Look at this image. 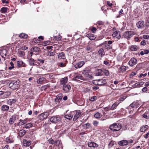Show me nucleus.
<instances>
[{"instance_id":"obj_1","label":"nucleus","mask_w":149,"mask_h":149,"mask_svg":"<svg viewBox=\"0 0 149 149\" xmlns=\"http://www.w3.org/2000/svg\"><path fill=\"white\" fill-rule=\"evenodd\" d=\"M121 128V124L118 123H113L109 127L110 129L113 131H119Z\"/></svg>"},{"instance_id":"obj_2","label":"nucleus","mask_w":149,"mask_h":149,"mask_svg":"<svg viewBox=\"0 0 149 149\" xmlns=\"http://www.w3.org/2000/svg\"><path fill=\"white\" fill-rule=\"evenodd\" d=\"M9 86L11 89H16L20 86V81L18 80L12 81L9 84Z\"/></svg>"},{"instance_id":"obj_3","label":"nucleus","mask_w":149,"mask_h":149,"mask_svg":"<svg viewBox=\"0 0 149 149\" xmlns=\"http://www.w3.org/2000/svg\"><path fill=\"white\" fill-rule=\"evenodd\" d=\"M49 115V113L48 112H45L39 114L38 117L40 120H42L47 118Z\"/></svg>"},{"instance_id":"obj_4","label":"nucleus","mask_w":149,"mask_h":149,"mask_svg":"<svg viewBox=\"0 0 149 149\" xmlns=\"http://www.w3.org/2000/svg\"><path fill=\"white\" fill-rule=\"evenodd\" d=\"M49 120L52 123H56L61 120V119L60 117L55 116H52Z\"/></svg>"},{"instance_id":"obj_5","label":"nucleus","mask_w":149,"mask_h":149,"mask_svg":"<svg viewBox=\"0 0 149 149\" xmlns=\"http://www.w3.org/2000/svg\"><path fill=\"white\" fill-rule=\"evenodd\" d=\"M137 63V60L135 58H132L129 62V64L130 65L132 66L136 64Z\"/></svg>"},{"instance_id":"obj_6","label":"nucleus","mask_w":149,"mask_h":149,"mask_svg":"<svg viewBox=\"0 0 149 149\" xmlns=\"http://www.w3.org/2000/svg\"><path fill=\"white\" fill-rule=\"evenodd\" d=\"M91 70L88 68H85L84 70L82 71V74L86 77H88L89 75V73L91 72Z\"/></svg>"},{"instance_id":"obj_7","label":"nucleus","mask_w":149,"mask_h":149,"mask_svg":"<svg viewBox=\"0 0 149 149\" xmlns=\"http://www.w3.org/2000/svg\"><path fill=\"white\" fill-rule=\"evenodd\" d=\"M71 89V86L69 84H64L63 87V90L65 92H68Z\"/></svg>"},{"instance_id":"obj_8","label":"nucleus","mask_w":149,"mask_h":149,"mask_svg":"<svg viewBox=\"0 0 149 149\" xmlns=\"http://www.w3.org/2000/svg\"><path fill=\"white\" fill-rule=\"evenodd\" d=\"M134 35L132 32L131 31H127L125 32L123 34L124 37H131Z\"/></svg>"},{"instance_id":"obj_9","label":"nucleus","mask_w":149,"mask_h":149,"mask_svg":"<svg viewBox=\"0 0 149 149\" xmlns=\"http://www.w3.org/2000/svg\"><path fill=\"white\" fill-rule=\"evenodd\" d=\"M85 64L83 61H80L74 65V67L76 69L81 67Z\"/></svg>"},{"instance_id":"obj_10","label":"nucleus","mask_w":149,"mask_h":149,"mask_svg":"<svg viewBox=\"0 0 149 149\" xmlns=\"http://www.w3.org/2000/svg\"><path fill=\"white\" fill-rule=\"evenodd\" d=\"M17 101V100L16 98L10 99L8 100L7 104L8 105L11 106L12 105L15 103Z\"/></svg>"},{"instance_id":"obj_11","label":"nucleus","mask_w":149,"mask_h":149,"mask_svg":"<svg viewBox=\"0 0 149 149\" xmlns=\"http://www.w3.org/2000/svg\"><path fill=\"white\" fill-rule=\"evenodd\" d=\"M68 81V78L67 77H65L63 78H61L60 80V84L61 85L66 84Z\"/></svg>"},{"instance_id":"obj_12","label":"nucleus","mask_w":149,"mask_h":149,"mask_svg":"<svg viewBox=\"0 0 149 149\" xmlns=\"http://www.w3.org/2000/svg\"><path fill=\"white\" fill-rule=\"evenodd\" d=\"M137 27L139 28H142L144 26V22L143 21H140L136 23Z\"/></svg>"},{"instance_id":"obj_13","label":"nucleus","mask_w":149,"mask_h":149,"mask_svg":"<svg viewBox=\"0 0 149 149\" xmlns=\"http://www.w3.org/2000/svg\"><path fill=\"white\" fill-rule=\"evenodd\" d=\"M17 66L18 67H25L26 65L24 62L22 61H18L17 62Z\"/></svg>"},{"instance_id":"obj_14","label":"nucleus","mask_w":149,"mask_h":149,"mask_svg":"<svg viewBox=\"0 0 149 149\" xmlns=\"http://www.w3.org/2000/svg\"><path fill=\"white\" fill-rule=\"evenodd\" d=\"M88 145L90 147L97 148L98 145L93 142H90L88 143Z\"/></svg>"},{"instance_id":"obj_15","label":"nucleus","mask_w":149,"mask_h":149,"mask_svg":"<svg viewBox=\"0 0 149 149\" xmlns=\"http://www.w3.org/2000/svg\"><path fill=\"white\" fill-rule=\"evenodd\" d=\"M76 113L74 115L73 118V121H76L80 116L81 115V112L79 111H76Z\"/></svg>"},{"instance_id":"obj_16","label":"nucleus","mask_w":149,"mask_h":149,"mask_svg":"<svg viewBox=\"0 0 149 149\" xmlns=\"http://www.w3.org/2000/svg\"><path fill=\"white\" fill-rule=\"evenodd\" d=\"M16 119V117L14 116H12L10 118L9 120V123L10 125H12L14 123Z\"/></svg>"},{"instance_id":"obj_17","label":"nucleus","mask_w":149,"mask_h":149,"mask_svg":"<svg viewBox=\"0 0 149 149\" xmlns=\"http://www.w3.org/2000/svg\"><path fill=\"white\" fill-rule=\"evenodd\" d=\"M97 54L100 55L101 57H102L105 55V52H104V49L103 48L100 49L98 51Z\"/></svg>"},{"instance_id":"obj_18","label":"nucleus","mask_w":149,"mask_h":149,"mask_svg":"<svg viewBox=\"0 0 149 149\" xmlns=\"http://www.w3.org/2000/svg\"><path fill=\"white\" fill-rule=\"evenodd\" d=\"M8 54V51L6 49L2 50L0 52L1 55L3 58H5Z\"/></svg>"},{"instance_id":"obj_19","label":"nucleus","mask_w":149,"mask_h":149,"mask_svg":"<svg viewBox=\"0 0 149 149\" xmlns=\"http://www.w3.org/2000/svg\"><path fill=\"white\" fill-rule=\"evenodd\" d=\"M31 143V142L30 141H27L24 139L23 141V144L24 146H29Z\"/></svg>"},{"instance_id":"obj_20","label":"nucleus","mask_w":149,"mask_h":149,"mask_svg":"<svg viewBox=\"0 0 149 149\" xmlns=\"http://www.w3.org/2000/svg\"><path fill=\"white\" fill-rule=\"evenodd\" d=\"M139 104L138 103V102L137 101H135L131 103L130 105V106L132 108L135 107L137 108L139 106Z\"/></svg>"},{"instance_id":"obj_21","label":"nucleus","mask_w":149,"mask_h":149,"mask_svg":"<svg viewBox=\"0 0 149 149\" xmlns=\"http://www.w3.org/2000/svg\"><path fill=\"white\" fill-rule=\"evenodd\" d=\"M63 97V95L61 94H59L56 96L55 101L56 102H58L59 100H61Z\"/></svg>"},{"instance_id":"obj_22","label":"nucleus","mask_w":149,"mask_h":149,"mask_svg":"<svg viewBox=\"0 0 149 149\" xmlns=\"http://www.w3.org/2000/svg\"><path fill=\"white\" fill-rule=\"evenodd\" d=\"M6 142L7 143H11L14 142V139L10 137H8L6 139Z\"/></svg>"},{"instance_id":"obj_23","label":"nucleus","mask_w":149,"mask_h":149,"mask_svg":"<svg viewBox=\"0 0 149 149\" xmlns=\"http://www.w3.org/2000/svg\"><path fill=\"white\" fill-rule=\"evenodd\" d=\"M128 144V142L127 140H123L120 141L119 143L120 145L121 146H124L127 145Z\"/></svg>"},{"instance_id":"obj_24","label":"nucleus","mask_w":149,"mask_h":149,"mask_svg":"<svg viewBox=\"0 0 149 149\" xmlns=\"http://www.w3.org/2000/svg\"><path fill=\"white\" fill-rule=\"evenodd\" d=\"M101 81H102V80L98 79L94 80L93 81V84L95 85L100 86L101 85Z\"/></svg>"},{"instance_id":"obj_25","label":"nucleus","mask_w":149,"mask_h":149,"mask_svg":"<svg viewBox=\"0 0 149 149\" xmlns=\"http://www.w3.org/2000/svg\"><path fill=\"white\" fill-rule=\"evenodd\" d=\"M113 37H119L120 36V32L119 31H116L114 32L112 34Z\"/></svg>"},{"instance_id":"obj_26","label":"nucleus","mask_w":149,"mask_h":149,"mask_svg":"<svg viewBox=\"0 0 149 149\" xmlns=\"http://www.w3.org/2000/svg\"><path fill=\"white\" fill-rule=\"evenodd\" d=\"M118 105L116 103H115L111 107H109L108 108V110H113L116 108Z\"/></svg>"},{"instance_id":"obj_27","label":"nucleus","mask_w":149,"mask_h":149,"mask_svg":"<svg viewBox=\"0 0 149 149\" xmlns=\"http://www.w3.org/2000/svg\"><path fill=\"white\" fill-rule=\"evenodd\" d=\"M33 126V125L31 123H28L24 125L23 126V128L28 129L31 127Z\"/></svg>"},{"instance_id":"obj_28","label":"nucleus","mask_w":149,"mask_h":149,"mask_svg":"<svg viewBox=\"0 0 149 149\" xmlns=\"http://www.w3.org/2000/svg\"><path fill=\"white\" fill-rule=\"evenodd\" d=\"M9 109V107L6 105H3L1 107V109L3 111H8Z\"/></svg>"},{"instance_id":"obj_29","label":"nucleus","mask_w":149,"mask_h":149,"mask_svg":"<svg viewBox=\"0 0 149 149\" xmlns=\"http://www.w3.org/2000/svg\"><path fill=\"white\" fill-rule=\"evenodd\" d=\"M126 70V67L125 66H122L118 69V71L119 72H122L125 71Z\"/></svg>"},{"instance_id":"obj_30","label":"nucleus","mask_w":149,"mask_h":149,"mask_svg":"<svg viewBox=\"0 0 149 149\" xmlns=\"http://www.w3.org/2000/svg\"><path fill=\"white\" fill-rule=\"evenodd\" d=\"M148 125H146L142 126L140 128V131L141 132H144L147 129Z\"/></svg>"},{"instance_id":"obj_31","label":"nucleus","mask_w":149,"mask_h":149,"mask_svg":"<svg viewBox=\"0 0 149 149\" xmlns=\"http://www.w3.org/2000/svg\"><path fill=\"white\" fill-rule=\"evenodd\" d=\"M65 54L63 52H61L59 53L58 55L59 59H65Z\"/></svg>"},{"instance_id":"obj_32","label":"nucleus","mask_w":149,"mask_h":149,"mask_svg":"<svg viewBox=\"0 0 149 149\" xmlns=\"http://www.w3.org/2000/svg\"><path fill=\"white\" fill-rule=\"evenodd\" d=\"M138 48L135 45H133L130 47V49L131 51H136Z\"/></svg>"},{"instance_id":"obj_33","label":"nucleus","mask_w":149,"mask_h":149,"mask_svg":"<svg viewBox=\"0 0 149 149\" xmlns=\"http://www.w3.org/2000/svg\"><path fill=\"white\" fill-rule=\"evenodd\" d=\"M73 116L72 115L69 114L65 115V118L69 120H71L72 119Z\"/></svg>"},{"instance_id":"obj_34","label":"nucleus","mask_w":149,"mask_h":149,"mask_svg":"<svg viewBox=\"0 0 149 149\" xmlns=\"http://www.w3.org/2000/svg\"><path fill=\"white\" fill-rule=\"evenodd\" d=\"M40 39H41L42 40H44V38H38V39H36L35 38H34L33 39V42L35 43H39L40 42V40H39Z\"/></svg>"},{"instance_id":"obj_35","label":"nucleus","mask_w":149,"mask_h":149,"mask_svg":"<svg viewBox=\"0 0 149 149\" xmlns=\"http://www.w3.org/2000/svg\"><path fill=\"white\" fill-rule=\"evenodd\" d=\"M149 52V51L147 49L144 50L143 51H141L140 53V54L141 55H143L145 54H147Z\"/></svg>"},{"instance_id":"obj_36","label":"nucleus","mask_w":149,"mask_h":149,"mask_svg":"<svg viewBox=\"0 0 149 149\" xmlns=\"http://www.w3.org/2000/svg\"><path fill=\"white\" fill-rule=\"evenodd\" d=\"M25 130H20L19 132V135L20 136L22 137L24 135L25 133Z\"/></svg>"},{"instance_id":"obj_37","label":"nucleus","mask_w":149,"mask_h":149,"mask_svg":"<svg viewBox=\"0 0 149 149\" xmlns=\"http://www.w3.org/2000/svg\"><path fill=\"white\" fill-rule=\"evenodd\" d=\"M84 127L86 128V129H88L91 127V125L89 123H87L84 124L83 126Z\"/></svg>"},{"instance_id":"obj_38","label":"nucleus","mask_w":149,"mask_h":149,"mask_svg":"<svg viewBox=\"0 0 149 149\" xmlns=\"http://www.w3.org/2000/svg\"><path fill=\"white\" fill-rule=\"evenodd\" d=\"M102 116V115L99 112H97L94 115V117L96 118H99Z\"/></svg>"},{"instance_id":"obj_39","label":"nucleus","mask_w":149,"mask_h":149,"mask_svg":"<svg viewBox=\"0 0 149 149\" xmlns=\"http://www.w3.org/2000/svg\"><path fill=\"white\" fill-rule=\"evenodd\" d=\"M97 99V97L96 96H94L89 98V100L91 102H93L96 100Z\"/></svg>"},{"instance_id":"obj_40","label":"nucleus","mask_w":149,"mask_h":149,"mask_svg":"<svg viewBox=\"0 0 149 149\" xmlns=\"http://www.w3.org/2000/svg\"><path fill=\"white\" fill-rule=\"evenodd\" d=\"M29 64L31 65H34L35 60L32 58H30L29 61Z\"/></svg>"},{"instance_id":"obj_41","label":"nucleus","mask_w":149,"mask_h":149,"mask_svg":"<svg viewBox=\"0 0 149 149\" xmlns=\"http://www.w3.org/2000/svg\"><path fill=\"white\" fill-rule=\"evenodd\" d=\"M7 10L8 8H7L3 7L1 9L0 11L2 13H5L7 11Z\"/></svg>"},{"instance_id":"obj_42","label":"nucleus","mask_w":149,"mask_h":149,"mask_svg":"<svg viewBox=\"0 0 149 149\" xmlns=\"http://www.w3.org/2000/svg\"><path fill=\"white\" fill-rule=\"evenodd\" d=\"M144 82H139L138 83H136L135 84V86L137 87H140L142 85L144 84Z\"/></svg>"},{"instance_id":"obj_43","label":"nucleus","mask_w":149,"mask_h":149,"mask_svg":"<svg viewBox=\"0 0 149 149\" xmlns=\"http://www.w3.org/2000/svg\"><path fill=\"white\" fill-rule=\"evenodd\" d=\"M102 70V72L104 73L105 75L108 76L109 75V73L108 70L104 69H103Z\"/></svg>"},{"instance_id":"obj_44","label":"nucleus","mask_w":149,"mask_h":149,"mask_svg":"<svg viewBox=\"0 0 149 149\" xmlns=\"http://www.w3.org/2000/svg\"><path fill=\"white\" fill-rule=\"evenodd\" d=\"M20 122L18 123H17V125H25V122L23 120L20 119L19 120Z\"/></svg>"},{"instance_id":"obj_45","label":"nucleus","mask_w":149,"mask_h":149,"mask_svg":"<svg viewBox=\"0 0 149 149\" xmlns=\"http://www.w3.org/2000/svg\"><path fill=\"white\" fill-rule=\"evenodd\" d=\"M33 50L34 52H38L40 50V48L37 47H35L31 48V51Z\"/></svg>"},{"instance_id":"obj_46","label":"nucleus","mask_w":149,"mask_h":149,"mask_svg":"<svg viewBox=\"0 0 149 149\" xmlns=\"http://www.w3.org/2000/svg\"><path fill=\"white\" fill-rule=\"evenodd\" d=\"M49 143L51 144H55V141L53 140L52 138L49 139L48 140Z\"/></svg>"},{"instance_id":"obj_47","label":"nucleus","mask_w":149,"mask_h":149,"mask_svg":"<svg viewBox=\"0 0 149 149\" xmlns=\"http://www.w3.org/2000/svg\"><path fill=\"white\" fill-rule=\"evenodd\" d=\"M19 37H27L28 36L24 33H21L19 35Z\"/></svg>"},{"instance_id":"obj_48","label":"nucleus","mask_w":149,"mask_h":149,"mask_svg":"<svg viewBox=\"0 0 149 149\" xmlns=\"http://www.w3.org/2000/svg\"><path fill=\"white\" fill-rule=\"evenodd\" d=\"M99 72H96V75L98 76L101 75L102 74V70L100 69L98 70Z\"/></svg>"},{"instance_id":"obj_49","label":"nucleus","mask_w":149,"mask_h":149,"mask_svg":"<svg viewBox=\"0 0 149 149\" xmlns=\"http://www.w3.org/2000/svg\"><path fill=\"white\" fill-rule=\"evenodd\" d=\"M50 42L49 41H45L42 43V45L44 46H46L49 44Z\"/></svg>"},{"instance_id":"obj_50","label":"nucleus","mask_w":149,"mask_h":149,"mask_svg":"<svg viewBox=\"0 0 149 149\" xmlns=\"http://www.w3.org/2000/svg\"><path fill=\"white\" fill-rule=\"evenodd\" d=\"M92 47L89 45L87 46L86 48V49L88 51H91L92 50Z\"/></svg>"},{"instance_id":"obj_51","label":"nucleus","mask_w":149,"mask_h":149,"mask_svg":"<svg viewBox=\"0 0 149 149\" xmlns=\"http://www.w3.org/2000/svg\"><path fill=\"white\" fill-rule=\"evenodd\" d=\"M104 47L105 49H107V50H108L109 49H112V47H111L110 45H105Z\"/></svg>"},{"instance_id":"obj_52","label":"nucleus","mask_w":149,"mask_h":149,"mask_svg":"<svg viewBox=\"0 0 149 149\" xmlns=\"http://www.w3.org/2000/svg\"><path fill=\"white\" fill-rule=\"evenodd\" d=\"M47 55L49 56H53L54 55V53L53 52H48Z\"/></svg>"},{"instance_id":"obj_53","label":"nucleus","mask_w":149,"mask_h":149,"mask_svg":"<svg viewBox=\"0 0 149 149\" xmlns=\"http://www.w3.org/2000/svg\"><path fill=\"white\" fill-rule=\"evenodd\" d=\"M82 77V76L81 75H77L75 77V79H81V78Z\"/></svg>"},{"instance_id":"obj_54","label":"nucleus","mask_w":149,"mask_h":149,"mask_svg":"<svg viewBox=\"0 0 149 149\" xmlns=\"http://www.w3.org/2000/svg\"><path fill=\"white\" fill-rule=\"evenodd\" d=\"M38 61L40 62V63L39 62H37V63L39 65L40 64V63H43L44 62V60L42 59H38Z\"/></svg>"},{"instance_id":"obj_55","label":"nucleus","mask_w":149,"mask_h":149,"mask_svg":"<svg viewBox=\"0 0 149 149\" xmlns=\"http://www.w3.org/2000/svg\"><path fill=\"white\" fill-rule=\"evenodd\" d=\"M94 35L92 33H89L87 35V37H93Z\"/></svg>"},{"instance_id":"obj_56","label":"nucleus","mask_w":149,"mask_h":149,"mask_svg":"<svg viewBox=\"0 0 149 149\" xmlns=\"http://www.w3.org/2000/svg\"><path fill=\"white\" fill-rule=\"evenodd\" d=\"M107 5H108V6L110 7H111L113 5V4L110 3V2L109 1H107Z\"/></svg>"},{"instance_id":"obj_57","label":"nucleus","mask_w":149,"mask_h":149,"mask_svg":"<svg viewBox=\"0 0 149 149\" xmlns=\"http://www.w3.org/2000/svg\"><path fill=\"white\" fill-rule=\"evenodd\" d=\"M66 65V64L65 63H60L59 66L61 67H63L65 66Z\"/></svg>"},{"instance_id":"obj_58","label":"nucleus","mask_w":149,"mask_h":149,"mask_svg":"<svg viewBox=\"0 0 149 149\" xmlns=\"http://www.w3.org/2000/svg\"><path fill=\"white\" fill-rule=\"evenodd\" d=\"M91 31L93 33H94L95 31L97 30L96 28L95 27H93L91 29Z\"/></svg>"},{"instance_id":"obj_59","label":"nucleus","mask_w":149,"mask_h":149,"mask_svg":"<svg viewBox=\"0 0 149 149\" xmlns=\"http://www.w3.org/2000/svg\"><path fill=\"white\" fill-rule=\"evenodd\" d=\"M98 122L96 121H94L93 124L95 126H97L98 124Z\"/></svg>"},{"instance_id":"obj_60","label":"nucleus","mask_w":149,"mask_h":149,"mask_svg":"<svg viewBox=\"0 0 149 149\" xmlns=\"http://www.w3.org/2000/svg\"><path fill=\"white\" fill-rule=\"evenodd\" d=\"M100 80H102V81H101V85L105 84L106 83V81L105 79H100Z\"/></svg>"},{"instance_id":"obj_61","label":"nucleus","mask_w":149,"mask_h":149,"mask_svg":"<svg viewBox=\"0 0 149 149\" xmlns=\"http://www.w3.org/2000/svg\"><path fill=\"white\" fill-rule=\"evenodd\" d=\"M146 75H147L146 73H145L144 74H143L142 73H141L140 74V75L139 76V78H140L141 77H142L143 76L145 77L146 76Z\"/></svg>"},{"instance_id":"obj_62","label":"nucleus","mask_w":149,"mask_h":149,"mask_svg":"<svg viewBox=\"0 0 149 149\" xmlns=\"http://www.w3.org/2000/svg\"><path fill=\"white\" fill-rule=\"evenodd\" d=\"M147 88L145 87L142 88V91L143 92H146L147 91Z\"/></svg>"},{"instance_id":"obj_63","label":"nucleus","mask_w":149,"mask_h":149,"mask_svg":"<svg viewBox=\"0 0 149 149\" xmlns=\"http://www.w3.org/2000/svg\"><path fill=\"white\" fill-rule=\"evenodd\" d=\"M149 135V133L148 132L145 135H143V136L145 139H147L148 138Z\"/></svg>"},{"instance_id":"obj_64","label":"nucleus","mask_w":149,"mask_h":149,"mask_svg":"<svg viewBox=\"0 0 149 149\" xmlns=\"http://www.w3.org/2000/svg\"><path fill=\"white\" fill-rule=\"evenodd\" d=\"M146 26L147 27V28L149 26V20L148 19L146 23L145 24Z\"/></svg>"}]
</instances>
